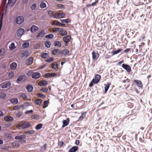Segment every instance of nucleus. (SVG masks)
I'll use <instances>...</instances> for the list:
<instances>
[{"label":"nucleus","instance_id":"f257e3e1","mask_svg":"<svg viewBox=\"0 0 152 152\" xmlns=\"http://www.w3.org/2000/svg\"><path fill=\"white\" fill-rule=\"evenodd\" d=\"M31 126V125L29 122L22 121L20 122L18 124L16 125L15 127L18 129H20L21 128L22 129H25L28 128Z\"/></svg>","mask_w":152,"mask_h":152},{"label":"nucleus","instance_id":"f03ea898","mask_svg":"<svg viewBox=\"0 0 152 152\" xmlns=\"http://www.w3.org/2000/svg\"><path fill=\"white\" fill-rule=\"evenodd\" d=\"M66 15L65 13H56L54 15V18H64Z\"/></svg>","mask_w":152,"mask_h":152},{"label":"nucleus","instance_id":"7ed1b4c3","mask_svg":"<svg viewBox=\"0 0 152 152\" xmlns=\"http://www.w3.org/2000/svg\"><path fill=\"white\" fill-rule=\"evenodd\" d=\"M133 82L136 83V85L138 88H140L141 89L142 88L143 84L141 81L137 80H134Z\"/></svg>","mask_w":152,"mask_h":152},{"label":"nucleus","instance_id":"20e7f679","mask_svg":"<svg viewBox=\"0 0 152 152\" xmlns=\"http://www.w3.org/2000/svg\"><path fill=\"white\" fill-rule=\"evenodd\" d=\"M1 88H8L11 87V83L10 82H7L5 83H2L1 84Z\"/></svg>","mask_w":152,"mask_h":152},{"label":"nucleus","instance_id":"39448f33","mask_svg":"<svg viewBox=\"0 0 152 152\" xmlns=\"http://www.w3.org/2000/svg\"><path fill=\"white\" fill-rule=\"evenodd\" d=\"M122 66L124 69H125L128 73L130 72L131 71V67L128 64H123Z\"/></svg>","mask_w":152,"mask_h":152},{"label":"nucleus","instance_id":"423d86ee","mask_svg":"<svg viewBox=\"0 0 152 152\" xmlns=\"http://www.w3.org/2000/svg\"><path fill=\"white\" fill-rule=\"evenodd\" d=\"M71 38L70 35H67L64 37L63 38V41L66 43L65 45H66L67 44H68L69 42H70Z\"/></svg>","mask_w":152,"mask_h":152},{"label":"nucleus","instance_id":"0eeeda50","mask_svg":"<svg viewBox=\"0 0 152 152\" xmlns=\"http://www.w3.org/2000/svg\"><path fill=\"white\" fill-rule=\"evenodd\" d=\"M24 20V18L22 16H19L16 18V23L19 24L22 23Z\"/></svg>","mask_w":152,"mask_h":152},{"label":"nucleus","instance_id":"6e6552de","mask_svg":"<svg viewBox=\"0 0 152 152\" xmlns=\"http://www.w3.org/2000/svg\"><path fill=\"white\" fill-rule=\"evenodd\" d=\"M30 54V52L26 50L20 53V57L22 58L24 57L26 58L29 56Z\"/></svg>","mask_w":152,"mask_h":152},{"label":"nucleus","instance_id":"1a4fd4ad","mask_svg":"<svg viewBox=\"0 0 152 152\" xmlns=\"http://www.w3.org/2000/svg\"><path fill=\"white\" fill-rule=\"evenodd\" d=\"M48 84V82L45 80H41L38 83V85L40 86H45Z\"/></svg>","mask_w":152,"mask_h":152},{"label":"nucleus","instance_id":"9d476101","mask_svg":"<svg viewBox=\"0 0 152 152\" xmlns=\"http://www.w3.org/2000/svg\"><path fill=\"white\" fill-rule=\"evenodd\" d=\"M63 125L62 127L64 128L67 126L69 123V118H67L66 120H63L62 121Z\"/></svg>","mask_w":152,"mask_h":152},{"label":"nucleus","instance_id":"9b49d317","mask_svg":"<svg viewBox=\"0 0 152 152\" xmlns=\"http://www.w3.org/2000/svg\"><path fill=\"white\" fill-rule=\"evenodd\" d=\"M4 119L7 122H10L13 121V118L10 115H7L4 117Z\"/></svg>","mask_w":152,"mask_h":152},{"label":"nucleus","instance_id":"f8f14e48","mask_svg":"<svg viewBox=\"0 0 152 152\" xmlns=\"http://www.w3.org/2000/svg\"><path fill=\"white\" fill-rule=\"evenodd\" d=\"M40 74L38 72H34L32 75V77L33 78L37 79L40 77Z\"/></svg>","mask_w":152,"mask_h":152},{"label":"nucleus","instance_id":"ddd939ff","mask_svg":"<svg viewBox=\"0 0 152 152\" xmlns=\"http://www.w3.org/2000/svg\"><path fill=\"white\" fill-rule=\"evenodd\" d=\"M24 30L22 28H20L18 31V33L17 34V36L18 37H20L23 34Z\"/></svg>","mask_w":152,"mask_h":152},{"label":"nucleus","instance_id":"4468645a","mask_svg":"<svg viewBox=\"0 0 152 152\" xmlns=\"http://www.w3.org/2000/svg\"><path fill=\"white\" fill-rule=\"evenodd\" d=\"M59 33L61 36H65L67 34V32L62 28H60Z\"/></svg>","mask_w":152,"mask_h":152},{"label":"nucleus","instance_id":"2eb2a0df","mask_svg":"<svg viewBox=\"0 0 152 152\" xmlns=\"http://www.w3.org/2000/svg\"><path fill=\"white\" fill-rule=\"evenodd\" d=\"M34 58L32 57L29 58L27 60L26 64L28 65H31L33 63Z\"/></svg>","mask_w":152,"mask_h":152},{"label":"nucleus","instance_id":"dca6fc26","mask_svg":"<svg viewBox=\"0 0 152 152\" xmlns=\"http://www.w3.org/2000/svg\"><path fill=\"white\" fill-rule=\"evenodd\" d=\"M92 58L93 59H97L99 56V54L98 53H96L94 51H93L92 53Z\"/></svg>","mask_w":152,"mask_h":152},{"label":"nucleus","instance_id":"f3484780","mask_svg":"<svg viewBox=\"0 0 152 152\" xmlns=\"http://www.w3.org/2000/svg\"><path fill=\"white\" fill-rule=\"evenodd\" d=\"M26 76L24 75H20L19 77L18 78L17 80L19 81H21L23 80H24L26 79Z\"/></svg>","mask_w":152,"mask_h":152},{"label":"nucleus","instance_id":"a211bd4d","mask_svg":"<svg viewBox=\"0 0 152 152\" xmlns=\"http://www.w3.org/2000/svg\"><path fill=\"white\" fill-rule=\"evenodd\" d=\"M78 149V147L76 146L72 147L69 150V152H76Z\"/></svg>","mask_w":152,"mask_h":152},{"label":"nucleus","instance_id":"6ab92c4d","mask_svg":"<svg viewBox=\"0 0 152 152\" xmlns=\"http://www.w3.org/2000/svg\"><path fill=\"white\" fill-rule=\"evenodd\" d=\"M101 78V76L99 74L96 75L95 76V79H94L95 83H97L99 81Z\"/></svg>","mask_w":152,"mask_h":152},{"label":"nucleus","instance_id":"aec40b11","mask_svg":"<svg viewBox=\"0 0 152 152\" xmlns=\"http://www.w3.org/2000/svg\"><path fill=\"white\" fill-rule=\"evenodd\" d=\"M26 138V136L25 135H22L20 136H16L15 138L17 140H21L23 139H25Z\"/></svg>","mask_w":152,"mask_h":152},{"label":"nucleus","instance_id":"412c9836","mask_svg":"<svg viewBox=\"0 0 152 152\" xmlns=\"http://www.w3.org/2000/svg\"><path fill=\"white\" fill-rule=\"evenodd\" d=\"M69 53V51L66 49H64L60 52V53L62 55H67Z\"/></svg>","mask_w":152,"mask_h":152},{"label":"nucleus","instance_id":"4be33fe9","mask_svg":"<svg viewBox=\"0 0 152 152\" xmlns=\"http://www.w3.org/2000/svg\"><path fill=\"white\" fill-rule=\"evenodd\" d=\"M38 28L35 25H33L31 28V31L32 32H34L37 31Z\"/></svg>","mask_w":152,"mask_h":152},{"label":"nucleus","instance_id":"5701e85b","mask_svg":"<svg viewBox=\"0 0 152 152\" xmlns=\"http://www.w3.org/2000/svg\"><path fill=\"white\" fill-rule=\"evenodd\" d=\"M26 89L28 91L31 92L33 90V87L31 84H28L26 87Z\"/></svg>","mask_w":152,"mask_h":152},{"label":"nucleus","instance_id":"b1692460","mask_svg":"<svg viewBox=\"0 0 152 152\" xmlns=\"http://www.w3.org/2000/svg\"><path fill=\"white\" fill-rule=\"evenodd\" d=\"M10 68L14 70L16 68L17 64L16 63L13 62L10 64Z\"/></svg>","mask_w":152,"mask_h":152},{"label":"nucleus","instance_id":"393cba45","mask_svg":"<svg viewBox=\"0 0 152 152\" xmlns=\"http://www.w3.org/2000/svg\"><path fill=\"white\" fill-rule=\"evenodd\" d=\"M52 53L53 54L55 55H57L59 53H60V50L58 49H54L52 51Z\"/></svg>","mask_w":152,"mask_h":152},{"label":"nucleus","instance_id":"a878e982","mask_svg":"<svg viewBox=\"0 0 152 152\" xmlns=\"http://www.w3.org/2000/svg\"><path fill=\"white\" fill-rule=\"evenodd\" d=\"M16 0H8V4L10 6L12 7L13 5Z\"/></svg>","mask_w":152,"mask_h":152},{"label":"nucleus","instance_id":"bb28decb","mask_svg":"<svg viewBox=\"0 0 152 152\" xmlns=\"http://www.w3.org/2000/svg\"><path fill=\"white\" fill-rule=\"evenodd\" d=\"M45 33L44 31L43 30H42L39 32L38 35L36 36V37L38 38L39 37H42Z\"/></svg>","mask_w":152,"mask_h":152},{"label":"nucleus","instance_id":"cd10ccee","mask_svg":"<svg viewBox=\"0 0 152 152\" xmlns=\"http://www.w3.org/2000/svg\"><path fill=\"white\" fill-rule=\"evenodd\" d=\"M54 45L55 46H58L60 47L61 46V43L60 41H56L54 42Z\"/></svg>","mask_w":152,"mask_h":152},{"label":"nucleus","instance_id":"c85d7f7f","mask_svg":"<svg viewBox=\"0 0 152 152\" xmlns=\"http://www.w3.org/2000/svg\"><path fill=\"white\" fill-rule=\"evenodd\" d=\"M24 133L26 134H31L34 133V131L33 130H30L25 131L24 132Z\"/></svg>","mask_w":152,"mask_h":152},{"label":"nucleus","instance_id":"c756f323","mask_svg":"<svg viewBox=\"0 0 152 152\" xmlns=\"http://www.w3.org/2000/svg\"><path fill=\"white\" fill-rule=\"evenodd\" d=\"M49 56V54L47 53H42L41 54V57L43 58H47Z\"/></svg>","mask_w":152,"mask_h":152},{"label":"nucleus","instance_id":"7c9ffc66","mask_svg":"<svg viewBox=\"0 0 152 152\" xmlns=\"http://www.w3.org/2000/svg\"><path fill=\"white\" fill-rule=\"evenodd\" d=\"M42 100L40 99H36L34 101L35 104L37 105H39L41 103Z\"/></svg>","mask_w":152,"mask_h":152},{"label":"nucleus","instance_id":"2f4dec72","mask_svg":"<svg viewBox=\"0 0 152 152\" xmlns=\"http://www.w3.org/2000/svg\"><path fill=\"white\" fill-rule=\"evenodd\" d=\"M37 4L36 3H34L32 4L30 6V8L32 10H35L37 7Z\"/></svg>","mask_w":152,"mask_h":152},{"label":"nucleus","instance_id":"473e14b6","mask_svg":"<svg viewBox=\"0 0 152 152\" xmlns=\"http://www.w3.org/2000/svg\"><path fill=\"white\" fill-rule=\"evenodd\" d=\"M48 14L49 16H50V17L54 18L55 13L54 14L53 12L51 10L49 11L48 12Z\"/></svg>","mask_w":152,"mask_h":152},{"label":"nucleus","instance_id":"72a5a7b5","mask_svg":"<svg viewBox=\"0 0 152 152\" xmlns=\"http://www.w3.org/2000/svg\"><path fill=\"white\" fill-rule=\"evenodd\" d=\"M122 50V49H118L115 51L112 52L111 53L112 55L113 56L115 54H117V53H119Z\"/></svg>","mask_w":152,"mask_h":152},{"label":"nucleus","instance_id":"f704fd0d","mask_svg":"<svg viewBox=\"0 0 152 152\" xmlns=\"http://www.w3.org/2000/svg\"><path fill=\"white\" fill-rule=\"evenodd\" d=\"M16 48L14 43L13 42L9 46V49L11 50H14Z\"/></svg>","mask_w":152,"mask_h":152},{"label":"nucleus","instance_id":"c9c22d12","mask_svg":"<svg viewBox=\"0 0 152 152\" xmlns=\"http://www.w3.org/2000/svg\"><path fill=\"white\" fill-rule=\"evenodd\" d=\"M51 67L54 69H57L58 67L57 63L56 62H53L52 64Z\"/></svg>","mask_w":152,"mask_h":152},{"label":"nucleus","instance_id":"e433bc0d","mask_svg":"<svg viewBox=\"0 0 152 152\" xmlns=\"http://www.w3.org/2000/svg\"><path fill=\"white\" fill-rule=\"evenodd\" d=\"M10 102L13 104H17L18 102V100L16 98L12 99L10 100Z\"/></svg>","mask_w":152,"mask_h":152},{"label":"nucleus","instance_id":"4c0bfd02","mask_svg":"<svg viewBox=\"0 0 152 152\" xmlns=\"http://www.w3.org/2000/svg\"><path fill=\"white\" fill-rule=\"evenodd\" d=\"M87 113L86 112H85L82 113L81 115L79 117V119L82 120L83 118L85 117Z\"/></svg>","mask_w":152,"mask_h":152},{"label":"nucleus","instance_id":"58836bf2","mask_svg":"<svg viewBox=\"0 0 152 152\" xmlns=\"http://www.w3.org/2000/svg\"><path fill=\"white\" fill-rule=\"evenodd\" d=\"M11 145L13 147H18L19 145V144L16 141L12 142Z\"/></svg>","mask_w":152,"mask_h":152},{"label":"nucleus","instance_id":"ea45409f","mask_svg":"<svg viewBox=\"0 0 152 152\" xmlns=\"http://www.w3.org/2000/svg\"><path fill=\"white\" fill-rule=\"evenodd\" d=\"M61 23L59 22L57 20H54L53 21V24L54 25L60 26Z\"/></svg>","mask_w":152,"mask_h":152},{"label":"nucleus","instance_id":"a19ab883","mask_svg":"<svg viewBox=\"0 0 152 152\" xmlns=\"http://www.w3.org/2000/svg\"><path fill=\"white\" fill-rule=\"evenodd\" d=\"M110 86V84L109 83H107V84H105L104 90L105 93H106L108 91V88Z\"/></svg>","mask_w":152,"mask_h":152},{"label":"nucleus","instance_id":"79ce46f5","mask_svg":"<svg viewBox=\"0 0 152 152\" xmlns=\"http://www.w3.org/2000/svg\"><path fill=\"white\" fill-rule=\"evenodd\" d=\"M45 45L46 47L49 48L50 47L51 43L49 41H46L45 43Z\"/></svg>","mask_w":152,"mask_h":152},{"label":"nucleus","instance_id":"37998d69","mask_svg":"<svg viewBox=\"0 0 152 152\" xmlns=\"http://www.w3.org/2000/svg\"><path fill=\"white\" fill-rule=\"evenodd\" d=\"M42 125H43L42 124H39L36 126L35 129L37 130H39L42 127Z\"/></svg>","mask_w":152,"mask_h":152},{"label":"nucleus","instance_id":"c03bdc74","mask_svg":"<svg viewBox=\"0 0 152 152\" xmlns=\"http://www.w3.org/2000/svg\"><path fill=\"white\" fill-rule=\"evenodd\" d=\"M5 53V50L4 48H2L0 49V56H3Z\"/></svg>","mask_w":152,"mask_h":152},{"label":"nucleus","instance_id":"a18cd8bd","mask_svg":"<svg viewBox=\"0 0 152 152\" xmlns=\"http://www.w3.org/2000/svg\"><path fill=\"white\" fill-rule=\"evenodd\" d=\"M22 112L21 111H18L15 114V115L16 117L19 118L22 115Z\"/></svg>","mask_w":152,"mask_h":152},{"label":"nucleus","instance_id":"49530a36","mask_svg":"<svg viewBox=\"0 0 152 152\" xmlns=\"http://www.w3.org/2000/svg\"><path fill=\"white\" fill-rule=\"evenodd\" d=\"M60 28H52V30L53 32H58L59 33V30Z\"/></svg>","mask_w":152,"mask_h":152},{"label":"nucleus","instance_id":"de8ad7c7","mask_svg":"<svg viewBox=\"0 0 152 152\" xmlns=\"http://www.w3.org/2000/svg\"><path fill=\"white\" fill-rule=\"evenodd\" d=\"M31 118L32 119H36V120H38L39 118V116L37 115H35L31 116Z\"/></svg>","mask_w":152,"mask_h":152},{"label":"nucleus","instance_id":"09e8293b","mask_svg":"<svg viewBox=\"0 0 152 152\" xmlns=\"http://www.w3.org/2000/svg\"><path fill=\"white\" fill-rule=\"evenodd\" d=\"M94 83L97 84L95 83L94 78L93 79L91 82V83L89 84V86L90 87H91L93 86Z\"/></svg>","mask_w":152,"mask_h":152},{"label":"nucleus","instance_id":"8fccbe9b","mask_svg":"<svg viewBox=\"0 0 152 152\" xmlns=\"http://www.w3.org/2000/svg\"><path fill=\"white\" fill-rule=\"evenodd\" d=\"M27 96L25 94H21L19 97L22 98L24 99H26L27 98Z\"/></svg>","mask_w":152,"mask_h":152},{"label":"nucleus","instance_id":"3c124183","mask_svg":"<svg viewBox=\"0 0 152 152\" xmlns=\"http://www.w3.org/2000/svg\"><path fill=\"white\" fill-rule=\"evenodd\" d=\"M40 6L41 8H43L46 7V5L45 3L42 1L41 2Z\"/></svg>","mask_w":152,"mask_h":152},{"label":"nucleus","instance_id":"603ef678","mask_svg":"<svg viewBox=\"0 0 152 152\" xmlns=\"http://www.w3.org/2000/svg\"><path fill=\"white\" fill-rule=\"evenodd\" d=\"M53 34H50L47 35H46L45 37L46 38L48 39H51L53 37Z\"/></svg>","mask_w":152,"mask_h":152},{"label":"nucleus","instance_id":"864d4df0","mask_svg":"<svg viewBox=\"0 0 152 152\" xmlns=\"http://www.w3.org/2000/svg\"><path fill=\"white\" fill-rule=\"evenodd\" d=\"M49 102L48 101H45L44 102V105L43 106V108H45L48 106Z\"/></svg>","mask_w":152,"mask_h":152},{"label":"nucleus","instance_id":"5fc2aeb1","mask_svg":"<svg viewBox=\"0 0 152 152\" xmlns=\"http://www.w3.org/2000/svg\"><path fill=\"white\" fill-rule=\"evenodd\" d=\"M61 21L62 23H68L69 22L68 19L61 20Z\"/></svg>","mask_w":152,"mask_h":152},{"label":"nucleus","instance_id":"6e6d98bb","mask_svg":"<svg viewBox=\"0 0 152 152\" xmlns=\"http://www.w3.org/2000/svg\"><path fill=\"white\" fill-rule=\"evenodd\" d=\"M40 90L43 92L46 93L48 92V89L47 88H42L40 89Z\"/></svg>","mask_w":152,"mask_h":152},{"label":"nucleus","instance_id":"4d7b16f0","mask_svg":"<svg viewBox=\"0 0 152 152\" xmlns=\"http://www.w3.org/2000/svg\"><path fill=\"white\" fill-rule=\"evenodd\" d=\"M20 105L15 106L13 107V109L14 110H19L20 109Z\"/></svg>","mask_w":152,"mask_h":152},{"label":"nucleus","instance_id":"13d9d810","mask_svg":"<svg viewBox=\"0 0 152 152\" xmlns=\"http://www.w3.org/2000/svg\"><path fill=\"white\" fill-rule=\"evenodd\" d=\"M6 96V95L5 93H1L0 94V97L2 99H3Z\"/></svg>","mask_w":152,"mask_h":152},{"label":"nucleus","instance_id":"bf43d9fd","mask_svg":"<svg viewBox=\"0 0 152 152\" xmlns=\"http://www.w3.org/2000/svg\"><path fill=\"white\" fill-rule=\"evenodd\" d=\"M29 44L28 43H27L26 42H25V43H23L22 45L23 46L24 48H26L28 47V46H29Z\"/></svg>","mask_w":152,"mask_h":152},{"label":"nucleus","instance_id":"052dcab7","mask_svg":"<svg viewBox=\"0 0 152 152\" xmlns=\"http://www.w3.org/2000/svg\"><path fill=\"white\" fill-rule=\"evenodd\" d=\"M54 60V59L52 57H50V58H49L47 60H46V61L47 62H50L52 61H53Z\"/></svg>","mask_w":152,"mask_h":152},{"label":"nucleus","instance_id":"680f3d73","mask_svg":"<svg viewBox=\"0 0 152 152\" xmlns=\"http://www.w3.org/2000/svg\"><path fill=\"white\" fill-rule=\"evenodd\" d=\"M14 74L12 72H11L9 73L8 76L10 78H11L14 76Z\"/></svg>","mask_w":152,"mask_h":152},{"label":"nucleus","instance_id":"e2e57ef3","mask_svg":"<svg viewBox=\"0 0 152 152\" xmlns=\"http://www.w3.org/2000/svg\"><path fill=\"white\" fill-rule=\"evenodd\" d=\"M37 96L38 97H42L44 98L45 97V95L40 93L38 94H37Z\"/></svg>","mask_w":152,"mask_h":152},{"label":"nucleus","instance_id":"0e129e2a","mask_svg":"<svg viewBox=\"0 0 152 152\" xmlns=\"http://www.w3.org/2000/svg\"><path fill=\"white\" fill-rule=\"evenodd\" d=\"M64 142L62 141H60L58 143V145L61 147L64 145Z\"/></svg>","mask_w":152,"mask_h":152},{"label":"nucleus","instance_id":"69168bd1","mask_svg":"<svg viewBox=\"0 0 152 152\" xmlns=\"http://www.w3.org/2000/svg\"><path fill=\"white\" fill-rule=\"evenodd\" d=\"M33 112V111L32 110H29L27 111H26L25 112V114H29V113H32Z\"/></svg>","mask_w":152,"mask_h":152},{"label":"nucleus","instance_id":"338daca9","mask_svg":"<svg viewBox=\"0 0 152 152\" xmlns=\"http://www.w3.org/2000/svg\"><path fill=\"white\" fill-rule=\"evenodd\" d=\"M131 50L130 48H127L124 51V52L125 53H127L128 52H129Z\"/></svg>","mask_w":152,"mask_h":152},{"label":"nucleus","instance_id":"774afa93","mask_svg":"<svg viewBox=\"0 0 152 152\" xmlns=\"http://www.w3.org/2000/svg\"><path fill=\"white\" fill-rule=\"evenodd\" d=\"M130 81V79L128 78H127L126 80H123V82L124 83H125L126 82H129Z\"/></svg>","mask_w":152,"mask_h":152}]
</instances>
